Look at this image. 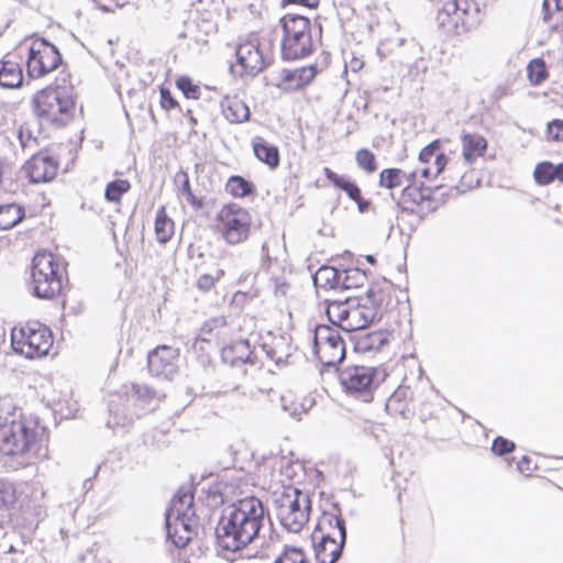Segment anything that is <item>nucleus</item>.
Listing matches in <instances>:
<instances>
[{
  "mask_svg": "<svg viewBox=\"0 0 563 563\" xmlns=\"http://www.w3.org/2000/svg\"><path fill=\"white\" fill-rule=\"evenodd\" d=\"M58 162L44 153L33 155L24 165V172L34 184L53 180L58 173Z\"/></svg>",
  "mask_w": 563,
  "mask_h": 563,
  "instance_id": "412c9836",
  "label": "nucleus"
},
{
  "mask_svg": "<svg viewBox=\"0 0 563 563\" xmlns=\"http://www.w3.org/2000/svg\"><path fill=\"white\" fill-rule=\"evenodd\" d=\"M320 3V0H282V4L285 7V5H289V4H297V5H302V7H307V8H310V9H316Z\"/></svg>",
  "mask_w": 563,
  "mask_h": 563,
  "instance_id": "5fc2aeb1",
  "label": "nucleus"
},
{
  "mask_svg": "<svg viewBox=\"0 0 563 563\" xmlns=\"http://www.w3.org/2000/svg\"><path fill=\"white\" fill-rule=\"evenodd\" d=\"M318 75L316 65L294 69H283L278 74L277 86L284 91H296L307 87Z\"/></svg>",
  "mask_w": 563,
  "mask_h": 563,
  "instance_id": "5701e85b",
  "label": "nucleus"
},
{
  "mask_svg": "<svg viewBox=\"0 0 563 563\" xmlns=\"http://www.w3.org/2000/svg\"><path fill=\"white\" fill-rule=\"evenodd\" d=\"M264 519V505L255 496L239 499L228 517L219 526V539L223 549L239 551L257 536Z\"/></svg>",
  "mask_w": 563,
  "mask_h": 563,
  "instance_id": "f03ea898",
  "label": "nucleus"
},
{
  "mask_svg": "<svg viewBox=\"0 0 563 563\" xmlns=\"http://www.w3.org/2000/svg\"><path fill=\"white\" fill-rule=\"evenodd\" d=\"M195 496L189 487H180L172 499L167 516L199 519L195 510Z\"/></svg>",
  "mask_w": 563,
  "mask_h": 563,
  "instance_id": "cd10ccee",
  "label": "nucleus"
},
{
  "mask_svg": "<svg viewBox=\"0 0 563 563\" xmlns=\"http://www.w3.org/2000/svg\"><path fill=\"white\" fill-rule=\"evenodd\" d=\"M515 449L516 444L514 441L500 435L496 437L492 443V452L497 456L511 453Z\"/></svg>",
  "mask_w": 563,
  "mask_h": 563,
  "instance_id": "a18cd8bd",
  "label": "nucleus"
},
{
  "mask_svg": "<svg viewBox=\"0 0 563 563\" xmlns=\"http://www.w3.org/2000/svg\"><path fill=\"white\" fill-rule=\"evenodd\" d=\"M21 57L9 53L0 60V86L3 88H19L23 82Z\"/></svg>",
  "mask_w": 563,
  "mask_h": 563,
  "instance_id": "393cba45",
  "label": "nucleus"
},
{
  "mask_svg": "<svg viewBox=\"0 0 563 563\" xmlns=\"http://www.w3.org/2000/svg\"><path fill=\"white\" fill-rule=\"evenodd\" d=\"M282 401L285 410L289 411L291 416H300L305 411L302 405H297V396L292 393L284 395Z\"/></svg>",
  "mask_w": 563,
  "mask_h": 563,
  "instance_id": "49530a36",
  "label": "nucleus"
},
{
  "mask_svg": "<svg viewBox=\"0 0 563 563\" xmlns=\"http://www.w3.org/2000/svg\"><path fill=\"white\" fill-rule=\"evenodd\" d=\"M418 161L422 165L418 174L420 178L434 180L445 170L450 158L443 150L442 141L435 139L420 150Z\"/></svg>",
  "mask_w": 563,
  "mask_h": 563,
  "instance_id": "6ab92c4d",
  "label": "nucleus"
},
{
  "mask_svg": "<svg viewBox=\"0 0 563 563\" xmlns=\"http://www.w3.org/2000/svg\"><path fill=\"white\" fill-rule=\"evenodd\" d=\"M131 184L128 179H115L110 181L104 190V198L112 203H120L123 195L129 192Z\"/></svg>",
  "mask_w": 563,
  "mask_h": 563,
  "instance_id": "ea45409f",
  "label": "nucleus"
},
{
  "mask_svg": "<svg viewBox=\"0 0 563 563\" xmlns=\"http://www.w3.org/2000/svg\"><path fill=\"white\" fill-rule=\"evenodd\" d=\"M553 164L551 162L544 161L540 162L536 165L533 169V179L539 186H548L553 183L552 177Z\"/></svg>",
  "mask_w": 563,
  "mask_h": 563,
  "instance_id": "37998d69",
  "label": "nucleus"
},
{
  "mask_svg": "<svg viewBox=\"0 0 563 563\" xmlns=\"http://www.w3.org/2000/svg\"><path fill=\"white\" fill-rule=\"evenodd\" d=\"M275 563H310L300 547L286 544Z\"/></svg>",
  "mask_w": 563,
  "mask_h": 563,
  "instance_id": "79ce46f5",
  "label": "nucleus"
},
{
  "mask_svg": "<svg viewBox=\"0 0 563 563\" xmlns=\"http://www.w3.org/2000/svg\"><path fill=\"white\" fill-rule=\"evenodd\" d=\"M280 54L286 60L305 58L314 51L312 25L307 16L287 13L278 21Z\"/></svg>",
  "mask_w": 563,
  "mask_h": 563,
  "instance_id": "6e6552de",
  "label": "nucleus"
},
{
  "mask_svg": "<svg viewBox=\"0 0 563 563\" xmlns=\"http://www.w3.org/2000/svg\"><path fill=\"white\" fill-rule=\"evenodd\" d=\"M400 294L402 291L399 287L386 278H382L371 284L364 302L374 313V319L377 320L398 306Z\"/></svg>",
  "mask_w": 563,
  "mask_h": 563,
  "instance_id": "a211bd4d",
  "label": "nucleus"
},
{
  "mask_svg": "<svg viewBox=\"0 0 563 563\" xmlns=\"http://www.w3.org/2000/svg\"><path fill=\"white\" fill-rule=\"evenodd\" d=\"M242 321H243L245 327H249V329H250L249 332L251 333L253 331L254 327H255L254 319L253 318L244 317Z\"/></svg>",
  "mask_w": 563,
  "mask_h": 563,
  "instance_id": "052dcab7",
  "label": "nucleus"
},
{
  "mask_svg": "<svg viewBox=\"0 0 563 563\" xmlns=\"http://www.w3.org/2000/svg\"><path fill=\"white\" fill-rule=\"evenodd\" d=\"M253 350L247 339L240 336L236 341L222 349L221 357L231 366H239L251 361Z\"/></svg>",
  "mask_w": 563,
  "mask_h": 563,
  "instance_id": "7c9ffc66",
  "label": "nucleus"
},
{
  "mask_svg": "<svg viewBox=\"0 0 563 563\" xmlns=\"http://www.w3.org/2000/svg\"><path fill=\"white\" fill-rule=\"evenodd\" d=\"M267 63L257 38H244L235 46V60L231 71L239 77H255Z\"/></svg>",
  "mask_w": 563,
  "mask_h": 563,
  "instance_id": "dca6fc26",
  "label": "nucleus"
},
{
  "mask_svg": "<svg viewBox=\"0 0 563 563\" xmlns=\"http://www.w3.org/2000/svg\"><path fill=\"white\" fill-rule=\"evenodd\" d=\"M176 87L187 99L198 100L201 96V88L188 76H180L176 79Z\"/></svg>",
  "mask_w": 563,
  "mask_h": 563,
  "instance_id": "c03bdc74",
  "label": "nucleus"
},
{
  "mask_svg": "<svg viewBox=\"0 0 563 563\" xmlns=\"http://www.w3.org/2000/svg\"><path fill=\"white\" fill-rule=\"evenodd\" d=\"M224 189L233 198H245L253 194L254 185L242 176L233 175L228 178Z\"/></svg>",
  "mask_w": 563,
  "mask_h": 563,
  "instance_id": "c9c22d12",
  "label": "nucleus"
},
{
  "mask_svg": "<svg viewBox=\"0 0 563 563\" xmlns=\"http://www.w3.org/2000/svg\"><path fill=\"white\" fill-rule=\"evenodd\" d=\"M154 233L157 242L162 245L167 244L175 234V222L168 216L165 206H161L156 211Z\"/></svg>",
  "mask_w": 563,
  "mask_h": 563,
  "instance_id": "2f4dec72",
  "label": "nucleus"
},
{
  "mask_svg": "<svg viewBox=\"0 0 563 563\" xmlns=\"http://www.w3.org/2000/svg\"><path fill=\"white\" fill-rule=\"evenodd\" d=\"M415 393L410 386L400 385L390 395L387 400V409L402 417H407L413 411Z\"/></svg>",
  "mask_w": 563,
  "mask_h": 563,
  "instance_id": "c756f323",
  "label": "nucleus"
},
{
  "mask_svg": "<svg viewBox=\"0 0 563 563\" xmlns=\"http://www.w3.org/2000/svg\"><path fill=\"white\" fill-rule=\"evenodd\" d=\"M93 3L104 12H114L117 9L123 8L129 0H92Z\"/></svg>",
  "mask_w": 563,
  "mask_h": 563,
  "instance_id": "8fccbe9b",
  "label": "nucleus"
},
{
  "mask_svg": "<svg viewBox=\"0 0 563 563\" xmlns=\"http://www.w3.org/2000/svg\"><path fill=\"white\" fill-rule=\"evenodd\" d=\"M325 312L334 325L346 332L365 329L375 321L374 313L364 301L356 302L351 299L329 301Z\"/></svg>",
  "mask_w": 563,
  "mask_h": 563,
  "instance_id": "ddd939ff",
  "label": "nucleus"
},
{
  "mask_svg": "<svg viewBox=\"0 0 563 563\" xmlns=\"http://www.w3.org/2000/svg\"><path fill=\"white\" fill-rule=\"evenodd\" d=\"M408 174L399 167H388L380 170L378 186L386 190H394L400 187L404 180L407 181Z\"/></svg>",
  "mask_w": 563,
  "mask_h": 563,
  "instance_id": "72a5a7b5",
  "label": "nucleus"
},
{
  "mask_svg": "<svg viewBox=\"0 0 563 563\" xmlns=\"http://www.w3.org/2000/svg\"><path fill=\"white\" fill-rule=\"evenodd\" d=\"M548 76V67L542 58H533L527 65V77L532 86L541 85L547 80Z\"/></svg>",
  "mask_w": 563,
  "mask_h": 563,
  "instance_id": "4c0bfd02",
  "label": "nucleus"
},
{
  "mask_svg": "<svg viewBox=\"0 0 563 563\" xmlns=\"http://www.w3.org/2000/svg\"><path fill=\"white\" fill-rule=\"evenodd\" d=\"M387 373L375 366L351 365L343 368L339 380L343 391L355 400L369 404L375 398V393L385 382Z\"/></svg>",
  "mask_w": 563,
  "mask_h": 563,
  "instance_id": "9d476101",
  "label": "nucleus"
},
{
  "mask_svg": "<svg viewBox=\"0 0 563 563\" xmlns=\"http://www.w3.org/2000/svg\"><path fill=\"white\" fill-rule=\"evenodd\" d=\"M363 66L364 62L358 57H352L351 60L349 62V67L354 73L360 71L363 68Z\"/></svg>",
  "mask_w": 563,
  "mask_h": 563,
  "instance_id": "bf43d9fd",
  "label": "nucleus"
},
{
  "mask_svg": "<svg viewBox=\"0 0 563 563\" xmlns=\"http://www.w3.org/2000/svg\"><path fill=\"white\" fill-rule=\"evenodd\" d=\"M276 516L289 532L300 533L311 515V499L294 486H286L275 498Z\"/></svg>",
  "mask_w": 563,
  "mask_h": 563,
  "instance_id": "1a4fd4ad",
  "label": "nucleus"
},
{
  "mask_svg": "<svg viewBox=\"0 0 563 563\" xmlns=\"http://www.w3.org/2000/svg\"><path fill=\"white\" fill-rule=\"evenodd\" d=\"M375 333L379 334V333H387V332L386 331H376Z\"/></svg>",
  "mask_w": 563,
  "mask_h": 563,
  "instance_id": "680f3d73",
  "label": "nucleus"
},
{
  "mask_svg": "<svg viewBox=\"0 0 563 563\" xmlns=\"http://www.w3.org/2000/svg\"><path fill=\"white\" fill-rule=\"evenodd\" d=\"M530 464H531V460L528 457V456H522L519 461H518V470L521 472V473H528L531 471V467H530Z\"/></svg>",
  "mask_w": 563,
  "mask_h": 563,
  "instance_id": "4d7b16f0",
  "label": "nucleus"
},
{
  "mask_svg": "<svg viewBox=\"0 0 563 563\" xmlns=\"http://www.w3.org/2000/svg\"><path fill=\"white\" fill-rule=\"evenodd\" d=\"M19 494L15 485L4 477H0V509H10L18 503Z\"/></svg>",
  "mask_w": 563,
  "mask_h": 563,
  "instance_id": "58836bf2",
  "label": "nucleus"
},
{
  "mask_svg": "<svg viewBox=\"0 0 563 563\" xmlns=\"http://www.w3.org/2000/svg\"><path fill=\"white\" fill-rule=\"evenodd\" d=\"M561 10H563V0H544L543 1V11H544L543 19L545 21H549L551 19V14L553 11H561Z\"/></svg>",
  "mask_w": 563,
  "mask_h": 563,
  "instance_id": "3c124183",
  "label": "nucleus"
},
{
  "mask_svg": "<svg viewBox=\"0 0 563 563\" xmlns=\"http://www.w3.org/2000/svg\"><path fill=\"white\" fill-rule=\"evenodd\" d=\"M175 183L177 184L181 195L191 190L189 176L186 172L179 170L175 174Z\"/></svg>",
  "mask_w": 563,
  "mask_h": 563,
  "instance_id": "603ef678",
  "label": "nucleus"
},
{
  "mask_svg": "<svg viewBox=\"0 0 563 563\" xmlns=\"http://www.w3.org/2000/svg\"><path fill=\"white\" fill-rule=\"evenodd\" d=\"M24 218V210L15 203L0 206V230H10Z\"/></svg>",
  "mask_w": 563,
  "mask_h": 563,
  "instance_id": "f704fd0d",
  "label": "nucleus"
},
{
  "mask_svg": "<svg viewBox=\"0 0 563 563\" xmlns=\"http://www.w3.org/2000/svg\"><path fill=\"white\" fill-rule=\"evenodd\" d=\"M67 278V268L54 253L42 250L35 253L30 266V285L34 296L42 299L58 297Z\"/></svg>",
  "mask_w": 563,
  "mask_h": 563,
  "instance_id": "423d86ee",
  "label": "nucleus"
},
{
  "mask_svg": "<svg viewBox=\"0 0 563 563\" xmlns=\"http://www.w3.org/2000/svg\"><path fill=\"white\" fill-rule=\"evenodd\" d=\"M345 536L341 510L335 505H331L329 510H322L312 533L318 563H335L341 556Z\"/></svg>",
  "mask_w": 563,
  "mask_h": 563,
  "instance_id": "0eeeda50",
  "label": "nucleus"
},
{
  "mask_svg": "<svg viewBox=\"0 0 563 563\" xmlns=\"http://www.w3.org/2000/svg\"><path fill=\"white\" fill-rule=\"evenodd\" d=\"M230 328L224 316L212 317L206 320L198 334V340L206 343H220L230 334Z\"/></svg>",
  "mask_w": 563,
  "mask_h": 563,
  "instance_id": "c85d7f7f",
  "label": "nucleus"
},
{
  "mask_svg": "<svg viewBox=\"0 0 563 563\" xmlns=\"http://www.w3.org/2000/svg\"><path fill=\"white\" fill-rule=\"evenodd\" d=\"M179 356V350L170 345H158L147 357V367L152 375L157 377H168L176 371V361Z\"/></svg>",
  "mask_w": 563,
  "mask_h": 563,
  "instance_id": "aec40b11",
  "label": "nucleus"
},
{
  "mask_svg": "<svg viewBox=\"0 0 563 563\" xmlns=\"http://www.w3.org/2000/svg\"><path fill=\"white\" fill-rule=\"evenodd\" d=\"M313 354L323 366H335L345 357V345L339 331L320 324L313 331Z\"/></svg>",
  "mask_w": 563,
  "mask_h": 563,
  "instance_id": "4468645a",
  "label": "nucleus"
},
{
  "mask_svg": "<svg viewBox=\"0 0 563 563\" xmlns=\"http://www.w3.org/2000/svg\"><path fill=\"white\" fill-rule=\"evenodd\" d=\"M31 107L41 123L54 129L68 126L81 113L78 95L70 82H54L37 90L32 97Z\"/></svg>",
  "mask_w": 563,
  "mask_h": 563,
  "instance_id": "7ed1b4c3",
  "label": "nucleus"
},
{
  "mask_svg": "<svg viewBox=\"0 0 563 563\" xmlns=\"http://www.w3.org/2000/svg\"><path fill=\"white\" fill-rule=\"evenodd\" d=\"M48 432L40 418L11 401L0 400V453L16 459L22 467L47 456Z\"/></svg>",
  "mask_w": 563,
  "mask_h": 563,
  "instance_id": "f257e3e1",
  "label": "nucleus"
},
{
  "mask_svg": "<svg viewBox=\"0 0 563 563\" xmlns=\"http://www.w3.org/2000/svg\"><path fill=\"white\" fill-rule=\"evenodd\" d=\"M183 196L194 209L198 210L203 207V201L194 194L192 189L185 192Z\"/></svg>",
  "mask_w": 563,
  "mask_h": 563,
  "instance_id": "6e6d98bb",
  "label": "nucleus"
},
{
  "mask_svg": "<svg viewBox=\"0 0 563 563\" xmlns=\"http://www.w3.org/2000/svg\"><path fill=\"white\" fill-rule=\"evenodd\" d=\"M487 20L486 5L477 0H453L437 14L440 32L448 38L463 41L477 33Z\"/></svg>",
  "mask_w": 563,
  "mask_h": 563,
  "instance_id": "20e7f679",
  "label": "nucleus"
},
{
  "mask_svg": "<svg viewBox=\"0 0 563 563\" xmlns=\"http://www.w3.org/2000/svg\"><path fill=\"white\" fill-rule=\"evenodd\" d=\"M461 147L463 161L471 168V170L462 175L459 184V188L462 191H466L477 187L479 184V179L476 177L472 166L485 156L488 150V141L478 133L463 132L461 134Z\"/></svg>",
  "mask_w": 563,
  "mask_h": 563,
  "instance_id": "f3484780",
  "label": "nucleus"
},
{
  "mask_svg": "<svg viewBox=\"0 0 563 563\" xmlns=\"http://www.w3.org/2000/svg\"><path fill=\"white\" fill-rule=\"evenodd\" d=\"M252 152L255 158L268 167L271 170H275L280 165V151L278 146L269 143L263 136L256 135L251 141Z\"/></svg>",
  "mask_w": 563,
  "mask_h": 563,
  "instance_id": "bb28decb",
  "label": "nucleus"
},
{
  "mask_svg": "<svg viewBox=\"0 0 563 563\" xmlns=\"http://www.w3.org/2000/svg\"><path fill=\"white\" fill-rule=\"evenodd\" d=\"M62 63L57 47L44 38H34L27 48L26 70L31 78L40 79L54 71Z\"/></svg>",
  "mask_w": 563,
  "mask_h": 563,
  "instance_id": "2eb2a0df",
  "label": "nucleus"
},
{
  "mask_svg": "<svg viewBox=\"0 0 563 563\" xmlns=\"http://www.w3.org/2000/svg\"><path fill=\"white\" fill-rule=\"evenodd\" d=\"M220 111L231 124H241L250 120L251 110L238 95H227L220 101Z\"/></svg>",
  "mask_w": 563,
  "mask_h": 563,
  "instance_id": "a878e982",
  "label": "nucleus"
},
{
  "mask_svg": "<svg viewBox=\"0 0 563 563\" xmlns=\"http://www.w3.org/2000/svg\"><path fill=\"white\" fill-rule=\"evenodd\" d=\"M548 139L553 142H563V120L554 119L548 123Z\"/></svg>",
  "mask_w": 563,
  "mask_h": 563,
  "instance_id": "09e8293b",
  "label": "nucleus"
},
{
  "mask_svg": "<svg viewBox=\"0 0 563 563\" xmlns=\"http://www.w3.org/2000/svg\"><path fill=\"white\" fill-rule=\"evenodd\" d=\"M552 177L553 181L559 180L560 183H563V163L558 165L553 164Z\"/></svg>",
  "mask_w": 563,
  "mask_h": 563,
  "instance_id": "13d9d810",
  "label": "nucleus"
},
{
  "mask_svg": "<svg viewBox=\"0 0 563 563\" xmlns=\"http://www.w3.org/2000/svg\"><path fill=\"white\" fill-rule=\"evenodd\" d=\"M11 344L15 352L29 358L48 354L54 344L51 329L37 320H27L13 327Z\"/></svg>",
  "mask_w": 563,
  "mask_h": 563,
  "instance_id": "f8f14e48",
  "label": "nucleus"
},
{
  "mask_svg": "<svg viewBox=\"0 0 563 563\" xmlns=\"http://www.w3.org/2000/svg\"><path fill=\"white\" fill-rule=\"evenodd\" d=\"M323 174L331 186L345 192L346 196L357 205L360 211L363 212L367 210L369 202L363 198L362 190L354 180L345 175L335 173L330 167H324Z\"/></svg>",
  "mask_w": 563,
  "mask_h": 563,
  "instance_id": "b1692460",
  "label": "nucleus"
},
{
  "mask_svg": "<svg viewBox=\"0 0 563 563\" xmlns=\"http://www.w3.org/2000/svg\"><path fill=\"white\" fill-rule=\"evenodd\" d=\"M225 276V271L217 266L213 271L200 274L196 279V287L201 292H210L216 289L217 284Z\"/></svg>",
  "mask_w": 563,
  "mask_h": 563,
  "instance_id": "e433bc0d",
  "label": "nucleus"
},
{
  "mask_svg": "<svg viewBox=\"0 0 563 563\" xmlns=\"http://www.w3.org/2000/svg\"><path fill=\"white\" fill-rule=\"evenodd\" d=\"M199 519L173 517L166 515L167 536L178 548H185L197 534Z\"/></svg>",
  "mask_w": 563,
  "mask_h": 563,
  "instance_id": "4be33fe9",
  "label": "nucleus"
},
{
  "mask_svg": "<svg viewBox=\"0 0 563 563\" xmlns=\"http://www.w3.org/2000/svg\"><path fill=\"white\" fill-rule=\"evenodd\" d=\"M355 162L357 167L366 174H373L377 170L376 156L371 150L366 147H362L356 151Z\"/></svg>",
  "mask_w": 563,
  "mask_h": 563,
  "instance_id": "a19ab883",
  "label": "nucleus"
},
{
  "mask_svg": "<svg viewBox=\"0 0 563 563\" xmlns=\"http://www.w3.org/2000/svg\"><path fill=\"white\" fill-rule=\"evenodd\" d=\"M13 162L8 157H0V190L3 189L4 179L11 173Z\"/></svg>",
  "mask_w": 563,
  "mask_h": 563,
  "instance_id": "864d4df0",
  "label": "nucleus"
},
{
  "mask_svg": "<svg viewBox=\"0 0 563 563\" xmlns=\"http://www.w3.org/2000/svg\"><path fill=\"white\" fill-rule=\"evenodd\" d=\"M342 275L343 273L333 267L323 266L316 273L314 284L321 288H338L341 286L346 288L351 287V285L342 283Z\"/></svg>",
  "mask_w": 563,
  "mask_h": 563,
  "instance_id": "473e14b6",
  "label": "nucleus"
},
{
  "mask_svg": "<svg viewBox=\"0 0 563 563\" xmlns=\"http://www.w3.org/2000/svg\"><path fill=\"white\" fill-rule=\"evenodd\" d=\"M419 177L417 170L408 173L407 184L400 190L396 205L407 214L424 217L443 207L450 195L444 186H427Z\"/></svg>",
  "mask_w": 563,
  "mask_h": 563,
  "instance_id": "39448f33",
  "label": "nucleus"
},
{
  "mask_svg": "<svg viewBox=\"0 0 563 563\" xmlns=\"http://www.w3.org/2000/svg\"><path fill=\"white\" fill-rule=\"evenodd\" d=\"M159 106L166 111L179 109V102L174 98L169 89L161 87L159 89Z\"/></svg>",
  "mask_w": 563,
  "mask_h": 563,
  "instance_id": "de8ad7c7",
  "label": "nucleus"
},
{
  "mask_svg": "<svg viewBox=\"0 0 563 563\" xmlns=\"http://www.w3.org/2000/svg\"><path fill=\"white\" fill-rule=\"evenodd\" d=\"M212 227L214 233L227 244L238 245L251 236L253 219L246 208L235 202H227L217 211Z\"/></svg>",
  "mask_w": 563,
  "mask_h": 563,
  "instance_id": "9b49d317",
  "label": "nucleus"
}]
</instances>
